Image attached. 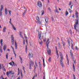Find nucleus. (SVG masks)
<instances>
[{
    "mask_svg": "<svg viewBox=\"0 0 79 79\" xmlns=\"http://www.w3.org/2000/svg\"><path fill=\"white\" fill-rule=\"evenodd\" d=\"M60 55V58L61 59V60H60V64L61 66H62L63 68L64 67V64H63V62L62 61V60H63V54H62V53H61L60 52H59Z\"/></svg>",
    "mask_w": 79,
    "mask_h": 79,
    "instance_id": "1",
    "label": "nucleus"
},
{
    "mask_svg": "<svg viewBox=\"0 0 79 79\" xmlns=\"http://www.w3.org/2000/svg\"><path fill=\"white\" fill-rule=\"evenodd\" d=\"M49 43H50V42H48V44H46V46L47 48V52H48V55H51V50L48 48V44H49Z\"/></svg>",
    "mask_w": 79,
    "mask_h": 79,
    "instance_id": "2",
    "label": "nucleus"
},
{
    "mask_svg": "<svg viewBox=\"0 0 79 79\" xmlns=\"http://www.w3.org/2000/svg\"><path fill=\"white\" fill-rule=\"evenodd\" d=\"M34 66V62L32 61H31L29 63V69H32V66Z\"/></svg>",
    "mask_w": 79,
    "mask_h": 79,
    "instance_id": "3",
    "label": "nucleus"
},
{
    "mask_svg": "<svg viewBox=\"0 0 79 79\" xmlns=\"http://www.w3.org/2000/svg\"><path fill=\"white\" fill-rule=\"evenodd\" d=\"M38 5L39 6V7H42V3H41V2H39L37 3Z\"/></svg>",
    "mask_w": 79,
    "mask_h": 79,
    "instance_id": "4",
    "label": "nucleus"
},
{
    "mask_svg": "<svg viewBox=\"0 0 79 79\" xmlns=\"http://www.w3.org/2000/svg\"><path fill=\"white\" fill-rule=\"evenodd\" d=\"M11 73H12V71H9V72H7L6 73L7 76L8 77V76L9 75V74H11Z\"/></svg>",
    "mask_w": 79,
    "mask_h": 79,
    "instance_id": "5",
    "label": "nucleus"
},
{
    "mask_svg": "<svg viewBox=\"0 0 79 79\" xmlns=\"http://www.w3.org/2000/svg\"><path fill=\"white\" fill-rule=\"evenodd\" d=\"M45 21L46 23H47L48 22V17H45Z\"/></svg>",
    "mask_w": 79,
    "mask_h": 79,
    "instance_id": "6",
    "label": "nucleus"
},
{
    "mask_svg": "<svg viewBox=\"0 0 79 79\" xmlns=\"http://www.w3.org/2000/svg\"><path fill=\"white\" fill-rule=\"evenodd\" d=\"M11 42H15V39L14 38V37H13V35H11Z\"/></svg>",
    "mask_w": 79,
    "mask_h": 79,
    "instance_id": "7",
    "label": "nucleus"
},
{
    "mask_svg": "<svg viewBox=\"0 0 79 79\" xmlns=\"http://www.w3.org/2000/svg\"><path fill=\"white\" fill-rule=\"evenodd\" d=\"M75 21H77V22L75 23V24L76 25H77L79 24V19H77L75 20Z\"/></svg>",
    "mask_w": 79,
    "mask_h": 79,
    "instance_id": "8",
    "label": "nucleus"
},
{
    "mask_svg": "<svg viewBox=\"0 0 79 79\" xmlns=\"http://www.w3.org/2000/svg\"><path fill=\"white\" fill-rule=\"evenodd\" d=\"M6 27H5L3 28V30L2 31L3 32H6Z\"/></svg>",
    "mask_w": 79,
    "mask_h": 79,
    "instance_id": "9",
    "label": "nucleus"
},
{
    "mask_svg": "<svg viewBox=\"0 0 79 79\" xmlns=\"http://www.w3.org/2000/svg\"><path fill=\"white\" fill-rule=\"evenodd\" d=\"M11 25H12L13 29H14L15 31H16V27H15V26H14V25H13V24H11Z\"/></svg>",
    "mask_w": 79,
    "mask_h": 79,
    "instance_id": "10",
    "label": "nucleus"
},
{
    "mask_svg": "<svg viewBox=\"0 0 79 79\" xmlns=\"http://www.w3.org/2000/svg\"><path fill=\"white\" fill-rule=\"evenodd\" d=\"M71 56L73 59V61L74 62V64H76V60L74 59V57L73 56Z\"/></svg>",
    "mask_w": 79,
    "mask_h": 79,
    "instance_id": "11",
    "label": "nucleus"
},
{
    "mask_svg": "<svg viewBox=\"0 0 79 79\" xmlns=\"http://www.w3.org/2000/svg\"><path fill=\"white\" fill-rule=\"evenodd\" d=\"M76 18H79V16H78V12L77 11H76Z\"/></svg>",
    "mask_w": 79,
    "mask_h": 79,
    "instance_id": "12",
    "label": "nucleus"
},
{
    "mask_svg": "<svg viewBox=\"0 0 79 79\" xmlns=\"http://www.w3.org/2000/svg\"><path fill=\"white\" fill-rule=\"evenodd\" d=\"M7 47V46H6V45H4V46L3 47V49L4 50V51H6V47Z\"/></svg>",
    "mask_w": 79,
    "mask_h": 79,
    "instance_id": "13",
    "label": "nucleus"
},
{
    "mask_svg": "<svg viewBox=\"0 0 79 79\" xmlns=\"http://www.w3.org/2000/svg\"><path fill=\"white\" fill-rule=\"evenodd\" d=\"M1 8L0 9V12H2V10H3V6L2 5L1 6Z\"/></svg>",
    "mask_w": 79,
    "mask_h": 79,
    "instance_id": "14",
    "label": "nucleus"
},
{
    "mask_svg": "<svg viewBox=\"0 0 79 79\" xmlns=\"http://www.w3.org/2000/svg\"><path fill=\"white\" fill-rule=\"evenodd\" d=\"M3 39H1L0 40V44L2 46H3Z\"/></svg>",
    "mask_w": 79,
    "mask_h": 79,
    "instance_id": "15",
    "label": "nucleus"
},
{
    "mask_svg": "<svg viewBox=\"0 0 79 79\" xmlns=\"http://www.w3.org/2000/svg\"><path fill=\"white\" fill-rule=\"evenodd\" d=\"M15 49H17V43H16V41H15Z\"/></svg>",
    "mask_w": 79,
    "mask_h": 79,
    "instance_id": "16",
    "label": "nucleus"
},
{
    "mask_svg": "<svg viewBox=\"0 0 79 79\" xmlns=\"http://www.w3.org/2000/svg\"><path fill=\"white\" fill-rule=\"evenodd\" d=\"M29 56L30 58H32V53H31L30 54V53H29Z\"/></svg>",
    "mask_w": 79,
    "mask_h": 79,
    "instance_id": "17",
    "label": "nucleus"
},
{
    "mask_svg": "<svg viewBox=\"0 0 79 79\" xmlns=\"http://www.w3.org/2000/svg\"><path fill=\"white\" fill-rule=\"evenodd\" d=\"M76 27H77V26L76 25V24H75L74 26V28L75 29V30H76V31H77L78 30L76 29Z\"/></svg>",
    "mask_w": 79,
    "mask_h": 79,
    "instance_id": "18",
    "label": "nucleus"
},
{
    "mask_svg": "<svg viewBox=\"0 0 79 79\" xmlns=\"http://www.w3.org/2000/svg\"><path fill=\"white\" fill-rule=\"evenodd\" d=\"M70 53L71 56L72 57L73 56V52H72V51H71V50H70Z\"/></svg>",
    "mask_w": 79,
    "mask_h": 79,
    "instance_id": "19",
    "label": "nucleus"
},
{
    "mask_svg": "<svg viewBox=\"0 0 79 79\" xmlns=\"http://www.w3.org/2000/svg\"><path fill=\"white\" fill-rule=\"evenodd\" d=\"M7 11H8V10H7V9H5V13L6 15H7Z\"/></svg>",
    "mask_w": 79,
    "mask_h": 79,
    "instance_id": "20",
    "label": "nucleus"
},
{
    "mask_svg": "<svg viewBox=\"0 0 79 79\" xmlns=\"http://www.w3.org/2000/svg\"><path fill=\"white\" fill-rule=\"evenodd\" d=\"M0 51L1 53H3V51H2V47H0Z\"/></svg>",
    "mask_w": 79,
    "mask_h": 79,
    "instance_id": "21",
    "label": "nucleus"
},
{
    "mask_svg": "<svg viewBox=\"0 0 79 79\" xmlns=\"http://www.w3.org/2000/svg\"><path fill=\"white\" fill-rule=\"evenodd\" d=\"M20 32V37H22V38H23V35H22V33L21 32V31H19Z\"/></svg>",
    "mask_w": 79,
    "mask_h": 79,
    "instance_id": "22",
    "label": "nucleus"
},
{
    "mask_svg": "<svg viewBox=\"0 0 79 79\" xmlns=\"http://www.w3.org/2000/svg\"><path fill=\"white\" fill-rule=\"evenodd\" d=\"M13 52H14V53L15 55V58H16V54L15 53V51H14V49H13Z\"/></svg>",
    "mask_w": 79,
    "mask_h": 79,
    "instance_id": "23",
    "label": "nucleus"
},
{
    "mask_svg": "<svg viewBox=\"0 0 79 79\" xmlns=\"http://www.w3.org/2000/svg\"><path fill=\"white\" fill-rule=\"evenodd\" d=\"M55 48H56V53H58V48H57V47L56 46Z\"/></svg>",
    "mask_w": 79,
    "mask_h": 79,
    "instance_id": "24",
    "label": "nucleus"
},
{
    "mask_svg": "<svg viewBox=\"0 0 79 79\" xmlns=\"http://www.w3.org/2000/svg\"><path fill=\"white\" fill-rule=\"evenodd\" d=\"M38 36H39V39H40V37H41V34L40 33H39Z\"/></svg>",
    "mask_w": 79,
    "mask_h": 79,
    "instance_id": "25",
    "label": "nucleus"
},
{
    "mask_svg": "<svg viewBox=\"0 0 79 79\" xmlns=\"http://www.w3.org/2000/svg\"><path fill=\"white\" fill-rule=\"evenodd\" d=\"M68 14H69V13H68V11L67 10H66V11L65 13V15L66 16H67L68 15Z\"/></svg>",
    "mask_w": 79,
    "mask_h": 79,
    "instance_id": "26",
    "label": "nucleus"
},
{
    "mask_svg": "<svg viewBox=\"0 0 79 79\" xmlns=\"http://www.w3.org/2000/svg\"><path fill=\"white\" fill-rule=\"evenodd\" d=\"M51 61H52L51 58V57H50L49 58L48 61H49V62H51Z\"/></svg>",
    "mask_w": 79,
    "mask_h": 79,
    "instance_id": "27",
    "label": "nucleus"
},
{
    "mask_svg": "<svg viewBox=\"0 0 79 79\" xmlns=\"http://www.w3.org/2000/svg\"><path fill=\"white\" fill-rule=\"evenodd\" d=\"M43 65L44 66V67H45V60H44V59H43Z\"/></svg>",
    "mask_w": 79,
    "mask_h": 79,
    "instance_id": "28",
    "label": "nucleus"
},
{
    "mask_svg": "<svg viewBox=\"0 0 79 79\" xmlns=\"http://www.w3.org/2000/svg\"><path fill=\"white\" fill-rule=\"evenodd\" d=\"M6 59H8V53H6Z\"/></svg>",
    "mask_w": 79,
    "mask_h": 79,
    "instance_id": "29",
    "label": "nucleus"
},
{
    "mask_svg": "<svg viewBox=\"0 0 79 79\" xmlns=\"http://www.w3.org/2000/svg\"><path fill=\"white\" fill-rule=\"evenodd\" d=\"M73 68L74 71H75V67H74V64H73Z\"/></svg>",
    "mask_w": 79,
    "mask_h": 79,
    "instance_id": "30",
    "label": "nucleus"
},
{
    "mask_svg": "<svg viewBox=\"0 0 79 79\" xmlns=\"http://www.w3.org/2000/svg\"><path fill=\"white\" fill-rule=\"evenodd\" d=\"M2 69L4 71H6V69H5V67H3Z\"/></svg>",
    "mask_w": 79,
    "mask_h": 79,
    "instance_id": "31",
    "label": "nucleus"
},
{
    "mask_svg": "<svg viewBox=\"0 0 79 79\" xmlns=\"http://www.w3.org/2000/svg\"><path fill=\"white\" fill-rule=\"evenodd\" d=\"M36 19L37 20V21L39 20H40V19H39V17H38V16L36 17Z\"/></svg>",
    "mask_w": 79,
    "mask_h": 79,
    "instance_id": "32",
    "label": "nucleus"
},
{
    "mask_svg": "<svg viewBox=\"0 0 79 79\" xmlns=\"http://www.w3.org/2000/svg\"><path fill=\"white\" fill-rule=\"evenodd\" d=\"M62 44H63L64 47V45H65V43L63 41H62Z\"/></svg>",
    "mask_w": 79,
    "mask_h": 79,
    "instance_id": "33",
    "label": "nucleus"
},
{
    "mask_svg": "<svg viewBox=\"0 0 79 79\" xmlns=\"http://www.w3.org/2000/svg\"><path fill=\"white\" fill-rule=\"evenodd\" d=\"M59 44V47L60 48H61V44H60V43H58Z\"/></svg>",
    "mask_w": 79,
    "mask_h": 79,
    "instance_id": "34",
    "label": "nucleus"
},
{
    "mask_svg": "<svg viewBox=\"0 0 79 79\" xmlns=\"http://www.w3.org/2000/svg\"><path fill=\"white\" fill-rule=\"evenodd\" d=\"M19 58H20V60H21V61H23V59L21 58V56H19Z\"/></svg>",
    "mask_w": 79,
    "mask_h": 79,
    "instance_id": "35",
    "label": "nucleus"
},
{
    "mask_svg": "<svg viewBox=\"0 0 79 79\" xmlns=\"http://www.w3.org/2000/svg\"><path fill=\"white\" fill-rule=\"evenodd\" d=\"M69 11L70 13H71V12H72V10H71V9H69Z\"/></svg>",
    "mask_w": 79,
    "mask_h": 79,
    "instance_id": "36",
    "label": "nucleus"
},
{
    "mask_svg": "<svg viewBox=\"0 0 79 79\" xmlns=\"http://www.w3.org/2000/svg\"><path fill=\"white\" fill-rule=\"evenodd\" d=\"M25 49L26 50V52L27 51V46H26L25 47Z\"/></svg>",
    "mask_w": 79,
    "mask_h": 79,
    "instance_id": "37",
    "label": "nucleus"
},
{
    "mask_svg": "<svg viewBox=\"0 0 79 79\" xmlns=\"http://www.w3.org/2000/svg\"><path fill=\"white\" fill-rule=\"evenodd\" d=\"M2 12H0V16H2Z\"/></svg>",
    "mask_w": 79,
    "mask_h": 79,
    "instance_id": "38",
    "label": "nucleus"
},
{
    "mask_svg": "<svg viewBox=\"0 0 79 79\" xmlns=\"http://www.w3.org/2000/svg\"><path fill=\"white\" fill-rule=\"evenodd\" d=\"M42 14H41L42 15H44V10H42Z\"/></svg>",
    "mask_w": 79,
    "mask_h": 79,
    "instance_id": "39",
    "label": "nucleus"
},
{
    "mask_svg": "<svg viewBox=\"0 0 79 79\" xmlns=\"http://www.w3.org/2000/svg\"><path fill=\"white\" fill-rule=\"evenodd\" d=\"M24 36L25 37V39H27V37H26V34H25V33L24 34Z\"/></svg>",
    "mask_w": 79,
    "mask_h": 79,
    "instance_id": "40",
    "label": "nucleus"
},
{
    "mask_svg": "<svg viewBox=\"0 0 79 79\" xmlns=\"http://www.w3.org/2000/svg\"><path fill=\"white\" fill-rule=\"evenodd\" d=\"M55 12L56 13H58V10H57V9H56Z\"/></svg>",
    "mask_w": 79,
    "mask_h": 79,
    "instance_id": "41",
    "label": "nucleus"
},
{
    "mask_svg": "<svg viewBox=\"0 0 79 79\" xmlns=\"http://www.w3.org/2000/svg\"><path fill=\"white\" fill-rule=\"evenodd\" d=\"M38 23H39V24H40V20H37Z\"/></svg>",
    "mask_w": 79,
    "mask_h": 79,
    "instance_id": "42",
    "label": "nucleus"
},
{
    "mask_svg": "<svg viewBox=\"0 0 79 79\" xmlns=\"http://www.w3.org/2000/svg\"><path fill=\"white\" fill-rule=\"evenodd\" d=\"M67 61H68V65H69V60L68 59V58H67Z\"/></svg>",
    "mask_w": 79,
    "mask_h": 79,
    "instance_id": "43",
    "label": "nucleus"
},
{
    "mask_svg": "<svg viewBox=\"0 0 79 79\" xmlns=\"http://www.w3.org/2000/svg\"><path fill=\"white\" fill-rule=\"evenodd\" d=\"M73 79H76V77H75V75L73 74Z\"/></svg>",
    "mask_w": 79,
    "mask_h": 79,
    "instance_id": "44",
    "label": "nucleus"
},
{
    "mask_svg": "<svg viewBox=\"0 0 79 79\" xmlns=\"http://www.w3.org/2000/svg\"><path fill=\"white\" fill-rule=\"evenodd\" d=\"M11 19H10V21L9 22V23H10V24H12V23H11Z\"/></svg>",
    "mask_w": 79,
    "mask_h": 79,
    "instance_id": "45",
    "label": "nucleus"
},
{
    "mask_svg": "<svg viewBox=\"0 0 79 79\" xmlns=\"http://www.w3.org/2000/svg\"><path fill=\"white\" fill-rule=\"evenodd\" d=\"M48 10H49V11H50L51 12H52V11H51V9H50V7H49L48 8Z\"/></svg>",
    "mask_w": 79,
    "mask_h": 79,
    "instance_id": "46",
    "label": "nucleus"
},
{
    "mask_svg": "<svg viewBox=\"0 0 79 79\" xmlns=\"http://www.w3.org/2000/svg\"><path fill=\"white\" fill-rule=\"evenodd\" d=\"M12 45H14L15 44V42H11Z\"/></svg>",
    "mask_w": 79,
    "mask_h": 79,
    "instance_id": "47",
    "label": "nucleus"
},
{
    "mask_svg": "<svg viewBox=\"0 0 79 79\" xmlns=\"http://www.w3.org/2000/svg\"><path fill=\"white\" fill-rule=\"evenodd\" d=\"M9 14H10V16H11V11L9 10Z\"/></svg>",
    "mask_w": 79,
    "mask_h": 79,
    "instance_id": "48",
    "label": "nucleus"
},
{
    "mask_svg": "<svg viewBox=\"0 0 79 79\" xmlns=\"http://www.w3.org/2000/svg\"><path fill=\"white\" fill-rule=\"evenodd\" d=\"M68 44L70 43V42L69 41V40L68 39Z\"/></svg>",
    "mask_w": 79,
    "mask_h": 79,
    "instance_id": "49",
    "label": "nucleus"
},
{
    "mask_svg": "<svg viewBox=\"0 0 79 79\" xmlns=\"http://www.w3.org/2000/svg\"><path fill=\"white\" fill-rule=\"evenodd\" d=\"M26 42L27 43V44H28V43H27V39H26Z\"/></svg>",
    "mask_w": 79,
    "mask_h": 79,
    "instance_id": "50",
    "label": "nucleus"
},
{
    "mask_svg": "<svg viewBox=\"0 0 79 79\" xmlns=\"http://www.w3.org/2000/svg\"><path fill=\"white\" fill-rule=\"evenodd\" d=\"M3 78V76H2L0 77V79H2Z\"/></svg>",
    "mask_w": 79,
    "mask_h": 79,
    "instance_id": "51",
    "label": "nucleus"
},
{
    "mask_svg": "<svg viewBox=\"0 0 79 79\" xmlns=\"http://www.w3.org/2000/svg\"><path fill=\"white\" fill-rule=\"evenodd\" d=\"M71 5V1H70V3H69V5L70 6V5Z\"/></svg>",
    "mask_w": 79,
    "mask_h": 79,
    "instance_id": "52",
    "label": "nucleus"
},
{
    "mask_svg": "<svg viewBox=\"0 0 79 79\" xmlns=\"http://www.w3.org/2000/svg\"><path fill=\"white\" fill-rule=\"evenodd\" d=\"M14 73H15L14 72L13 73H11V75H13V74H14Z\"/></svg>",
    "mask_w": 79,
    "mask_h": 79,
    "instance_id": "53",
    "label": "nucleus"
},
{
    "mask_svg": "<svg viewBox=\"0 0 79 79\" xmlns=\"http://www.w3.org/2000/svg\"><path fill=\"white\" fill-rule=\"evenodd\" d=\"M73 44H72V48H73Z\"/></svg>",
    "mask_w": 79,
    "mask_h": 79,
    "instance_id": "54",
    "label": "nucleus"
},
{
    "mask_svg": "<svg viewBox=\"0 0 79 79\" xmlns=\"http://www.w3.org/2000/svg\"><path fill=\"white\" fill-rule=\"evenodd\" d=\"M76 50H78V48H77V46H76Z\"/></svg>",
    "mask_w": 79,
    "mask_h": 79,
    "instance_id": "55",
    "label": "nucleus"
},
{
    "mask_svg": "<svg viewBox=\"0 0 79 79\" xmlns=\"http://www.w3.org/2000/svg\"><path fill=\"white\" fill-rule=\"evenodd\" d=\"M49 40V39L46 42V44H47L48 42V41Z\"/></svg>",
    "mask_w": 79,
    "mask_h": 79,
    "instance_id": "56",
    "label": "nucleus"
},
{
    "mask_svg": "<svg viewBox=\"0 0 79 79\" xmlns=\"http://www.w3.org/2000/svg\"><path fill=\"white\" fill-rule=\"evenodd\" d=\"M52 21H53V20H54V19H53V17H52Z\"/></svg>",
    "mask_w": 79,
    "mask_h": 79,
    "instance_id": "57",
    "label": "nucleus"
},
{
    "mask_svg": "<svg viewBox=\"0 0 79 79\" xmlns=\"http://www.w3.org/2000/svg\"><path fill=\"white\" fill-rule=\"evenodd\" d=\"M9 64L11 65L12 64V62H10L9 63Z\"/></svg>",
    "mask_w": 79,
    "mask_h": 79,
    "instance_id": "58",
    "label": "nucleus"
},
{
    "mask_svg": "<svg viewBox=\"0 0 79 79\" xmlns=\"http://www.w3.org/2000/svg\"><path fill=\"white\" fill-rule=\"evenodd\" d=\"M39 66H41V64L40 63V62L39 63Z\"/></svg>",
    "mask_w": 79,
    "mask_h": 79,
    "instance_id": "59",
    "label": "nucleus"
},
{
    "mask_svg": "<svg viewBox=\"0 0 79 79\" xmlns=\"http://www.w3.org/2000/svg\"><path fill=\"white\" fill-rule=\"evenodd\" d=\"M43 79H45V76H44L43 77Z\"/></svg>",
    "mask_w": 79,
    "mask_h": 79,
    "instance_id": "60",
    "label": "nucleus"
},
{
    "mask_svg": "<svg viewBox=\"0 0 79 79\" xmlns=\"http://www.w3.org/2000/svg\"><path fill=\"white\" fill-rule=\"evenodd\" d=\"M44 42H46V38H45L44 40Z\"/></svg>",
    "mask_w": 79,
    "mask_h": 79,
    "instance_id": "61",
    "label": "nucleus"
},
{
    "mask_svg": "<svg viewBox=\"0 0 79 79\" xmlns=\"http://www.w3.org/2000/svg\"><path fill=\"white\" fill-rule=\"evenodd\" d=\"M11 47L12 48V49H13H13H14V48H13V47H12V46H11Z\"/></svg>",
    "mask_w": 79,
    "mask_h": 79,
    "instance_id": "62",
    "label": "nucleus"
},
{
    "mask_svg": "<svg viewBox=\"0 0 79 79\" xmlns=\"http://www.w3.org/2000/svg\"><path fill=\"white\" fill-rule=\"evenodd\" d=\"M23 44L24 45L25 44V41H24V40H23Z\"/></svg>",
    "mask_w": 79,
    "mask_h": 79,
    "instance_id": "63",
    "label": "nucleus"
},
{
    "mask_svg": "<svg viewBox=\"0 0 79 79\" xmlns=\"http://www.w3.org/2000/svg\"><path fill=\"white\" fill-rule=\"evenodd\" d=\"M17 79H20V77H19Z\"/></svg>",
    "mask_w": 79,
    "mask_h": 79,
    "instance_id": "64",
    "label": "nucleus"
}]
</instances>
